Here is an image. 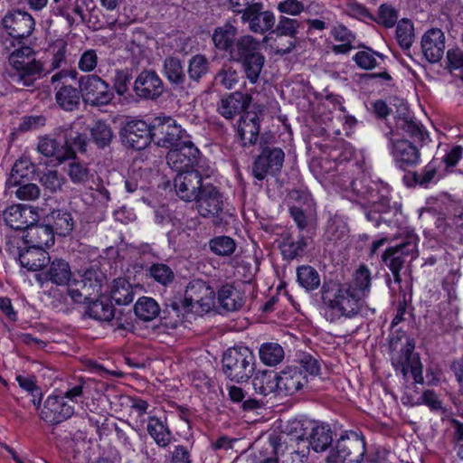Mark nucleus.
<instances>
[{
    "instance_id": "nucleus-15",
    "label": "nucleus",
    "mask_w": 463,
    "mask_h": 463,
    "mask_svg": "<svg viewBox=\"0 0 463 463\" xmlns=\"http://www.w3.org/2000/svg\"><path fill=\"white\" fill-rule=\"evenodd\" d=\"M199 150L189 140L184 141L179 146L170 147L166 155L167 165L178 173L189 171V168L196 162Z\"/></svg>"
},
{
    "instance_id": "nucleus-29",
    "label": "nucleus",
    "mask_w": 463,
    "mask_h": 463,
    "mask_svg": "<svg viewBox=\"0 0 463 463\" xmlns=\"http://www.w3.org/2000/svg\"><path fill=\"white\" fill-rule=\"evenodd\" d=\"M219 306L225 311L232 312L240 309L245 302L243 293L233 285H223L217 293Z\"/></svg>"
},
{
    "instance_id": "nucleus-16",
    "label": "nucleus",
    "mask_w": 463,
    "mask_h": 463,
    "mask_svg": "<svg viewBox=\"0 0 463 463\" xmlns=\"http://www.w3.org/2000/svg\"><path fill=\"white\" fill-rule=\"evenodd\" d=\"M2 25L10 36L24 39L32 34L35 21L29 13L17 10L7 13L2 20Z\"/></svg>"
},
{
    "instance_id": "nucleus-9",
    "label": "nucleus",
    "mask_w": 463,
    "mask_h": 463,
    "mask_svg": "<svg viewBox=\"0 0 463 463\" xmlns=\"http://www.w3.org/2000/svg\"><path fill=\"white\" fill-rule=\"evenodd\" d=\"M195 208L203 218L213 219L214 224L223 220L224 202L222 194L213 185H204L194 199Z\"/></svg>"
},
{
    "instance_id": "nucleus-59",
    "label": "nucleus",
    "mask_w": 463,
    "mask_h": 463,
    "mask_svg": "<svg viewBox=\"0 0 463 463\" xmlns=\"http://www.w3.org/2000/svg\"><path fill=\"white\" fill-rule=\"evenodd\" d=\"M414 345L408 343L402 349V355L398 358H392V363L396 370H399L402 374L406 377L408 373L411 372V363L413 359V351Z\"/></svg>"
},
{
    "instance_id": "nucleus-26",
    "label": "nucleus",
    "mask_w": 463,
    "mask_h": 463,
    "mask_svg": "<svg viewBox=\"0 0 463 463\" xmlns=\"http://www.w3.org/2000/svg\"><path fill=\"white\" fill-rule=\"evenodd\" d=\"M300 23L297 19L280 16L275 29L271 31V34L276 36H287L289 38L288 45L280 47L279 43L277 44V52L288 53L295 48V38L298 33Z\"/></svg>"
},
{
    "instance_id": "nucleus-18",
    "label": "nucleus",
    "mask_w": 463,
    "mask_h": 463,
    "mask_svg": "<svg viewBox=\"0 0 463 463\" xmlns=\"http://www.w3.org/2000/svg\"><path fill=\"white\" fill-rule=\"evenodd\" d=\"M134 91L141 99H156L164 91V83L154 71H143L134 82Z\"/></svg>"
},
{
    "instance_id": "nucleus-20",
    "label": "nucleus",
    "mask_w": 463,
    "mask_h": 463,
    "mask_svg": "<svg viewBox=\"0 0 463 463\" xmlns=\"http://www.w3.org/2000/svg\"><path fill=\"white\" fill-rule=\"evenodd\" d=\"M3 218L12 229L27 230L31 224L37 222L38 215L30 206L14 204L4 211Z\"/></svg>"
},
{
    "instance_id": "nucleus-52",
    "label": "nucleus",
    "mask_w": 463,
    "mask_h": 463,
    "mask_svg": "<svg viewBox=\"0 0 463 463\" xmlns=\"http://www.w3.org/2000/svg\"><path fill=\"white\" fill-rule=\"evenodd\" d=\"M90 134L93 142L101 148L109 146L113 138L110 127L103 121H97L90 128Z\"/></svg>"
},
{
    "instance_id": "nucleus-19",
    "label": "nucleus",
    "mask_w": 463,
    "mask_h": 463,
    "mask_svg": "<svg viewBox=\"0 0 463 463\" xmlns=\"http://www.w3.org/2000/svg\"><path fill=\"white\" fill-rule=\"evenodd\" d=\"M279 395H293L307 384V379L298 366H287L277 373Z\"/></svg>"
},
{
    "instance_id": "nucleus-42",
    "label": "nucleus",
    "mask_w": 463,
    "mask_h": 463,
    "mask_svg": "<svg viewBox=\"0 0 463 463\" xmlns=\"http://www.w3.org/2000/svg\"><path fill=\"white\" fill-rule=\"evenodd\" d=\"M260 358L261 362L269 366H275L280 364L285 356L283 347L278 343H264L260 345Z\"/></svg>"
},
{
    "instance_id": "nucleus-23",
    "label": "nucleus",
    "mask_w": 463,
    "mask_h": 463,
    "mask_svg": "<svg viewBox=\"0 0 463 463\" xmlns=\"http://www.w3.org/2000/svg\"><path fill=\"white\" fill-rule=\"evenodd\" d=\"M146 432L154 442L162 449L167 448L174 439L173 432L166 419L157 416H148L146 419Z\"/></svg>"
},
{
    "instance_id": "nucleus-51",
    "label": "nucleus",
    "mask_w": 463,
    "mask_h": 463,
    "mask_svg": "<svg viewBox=\"0 0 463 463\" xmlns=\"http://www.w3.org/2000/svg\"><path fill=\"white\" fill-rule=\"evenodd\" d=\"M441 162L434 158L420 172L413 173V180L420 186L427 187L430 183L435 182L437 178L438 169Z\"/></svg>"
},
{
    "instance_id": "nucleus-62",
    "label": "nucleus",
    "mask_w": 463,
    "mask_h": 463,
    "mask_svg": "<svg viewBox=\"0 0 463 463\" xmlns=\"http://www.w3.org/2000/svg\"><path fill=\"white\" fill-rule=\"evenodd\" d=\"M99 57L97 51L89 49L84 51L78 61V68L82 72H92L98 65Z\"/></svg>"
},
{
    "instance_id": "nucleus-61",
    "label": "nucleus",
    "mask_w": 463,
    "mask_h": 463,
    "mask_svg": "<svg viewBox=\"0 0 463 463\" xmlns=\"http://www.w3.org/2000/svg\"><path fill=\"white\" fill-rule=\"evenodd\" d=\"M396 37L399 44L404 48L409 49L411 46L413 40V27L409 21H402L398 24L396 29Z\"/></svg>"
},
{
    "instance_id": "nucleus-64",
    "label": "nucleus",
    "mask_w": 463,
    "mask_h": 463,
    "mask_svg": "<svg viewBox=\"0 0 463 463\" xmlns=\"http://www.w3.org/2000/svg\"><path fill=\"white\" fill-rule=\"evenodd\" d=\"M41 184L52 193L60 190L63 184V177L57 171H47L40 178Z\"/></svg>"
},
{
    "instance_id": "nucleus-11",
    "label": "nucleus",
    "mask_w": 463,
    "mask_h": 463,
    "mask_svg": "<svg viewBox=\"0 0 463 463\" xmlns=\"http://www.w3.org/2000/svg\"><path fill=\"white\" fill-rule=\"evenodd\" d=\"M284 158L285 154L281 148L261 144V152L252 165L254 177L263 180L267 175L277 174L283 165Z\"/></svg>"
},
{
    "instance_id": "nucleus-21",
    "label": "nucleus",
    "mask_w": 463,
    "mask_h": 463,
    "mask_svg": "<svg viewBox=\"0 0 463 463\" xmlns=\"http://www.w3.org/2000/svg\"><path fill=\"white\" fill-rule=\"evenodd\" d=\"M421 50L430 62H438L445 50V36L440 29L433 28L427 31L421 38Z\"/></svg>"
},
{
    "instance_id": "nucleus-4",
    "label": "nucleus",
    "mask_w": 463,
    "mask_h": 463,
    "mask_svg": "<svg viewBox=\"0 0 463 463\" xmlns=\"http://www.w3.org/2000/svg\"><path fill=\"white\" fill-rule=\"evenodd\" d=\"M418 257V237L413 232H408L402 241L387 248L382 254V261L392 271L396 283H401L400 271L408 260H413Z\"/></svg>"
},
{
    "instance_id": "nucleus-54",
    "label": "nucleus",
    "mask_w": 463,
    "mask_h": 463,
    "mask_svg": "<svg viewBox=\"0 0 463 463\" xmlns=\"http://www.w3.org/2000/svg\"><path fill=\"white\" fill-rule=\"evenodd\" d=\"M239 73L231 65L224 64L215 75L214 80L226 90H231L239 82Z\"/></svg>"
},
{
    "instance_id": "nucleus-35",
    "label": "nucleus",
    "mask_w": 463,
    "mask_h": 463,
    "mask_svg": "<svg viewBox=\"0 0 463 463\" xmlns=\"http://www.w3.org/2000/svg\"><path fill=\"white\" fill-rule=\"evenodd\" d=\"M325 238L333 243L347 241L349 238V229L347 223L341 216L335 215L328 219L325 231Z\"/></svg>"
},
{
    "instance_id": "nucleus-8",
    "label": "nucleus",
    "mask_w": 463,
    "mask_h": 463,
    "mask_svg": "<svg viewBox=\"0 0 463 463\" xmlns=\"http://www.w3.org/2000/svg\"><path fill=\"white\" fill-rule=\"evenodd\" d=\"M79 87L84 100L92 106L108 105L114 99L109 84L95 74L79 79Z\"/></svg>"
},
{
    "instance_id": "nucleus-60",
    "label": "nucleus",
    "mask_w": 463,
    "mask_h": 463,
    "mask_svg": "<svg viewBox=\"0 0 463 463\" xmlns=\"http://www.w3.org/2000/svg\"><path fill=\"white\" fill-rule=\"evenodd\" d=\"M68 175L74 184H85L90 179V170L86 164L74 161L69 164Z\"/></svg>"
},
{
    "instance_id": "nucleus-58",
    "label": "nucleus",
    "mask_w": 463,
    "mask_h": 463,
    "mask_svg": "<svg viewBox=\"0 0 463 463\" xmlns=\"http://www.w3.org/2000/svg\"><path fill=\"white\" fill-rule=\"evenodd\" d=\"M210 249L217 255L229 256L235 250L234 241L228 236H219L212 239L209 242Z\"/></svg>"
},
{
    "instance_id": "nucleus-27",
    "label": "nucleus",
    "mask_w": 463,
    "mask_h": 463,
    "mask_svg": "<svg viewBox=\"0 0 463 463\" xmlns=\"http://www.w3.org/2000/svg\"><path fill=\"white\" fill-rule=\"evenodd\" d=\"M260 132V117L255 112H246L241 118L238 134L244 146L255 144Z\"/></svg>"
},
{
    "instance_id": "nucleus-46",
    "label": "nucleus",
    "mask_w": 463,
    "mask_h": 463,
    "mask_svg": "<svg viewBox=\"0 0 463 463\" xmlns=\"http://www.w3.org/2000/svg\"><path fill=\"white\" fill-rule=\"evenodd\" d=\"M244 70L246 78L250 83H256L263 69L265 58L260 52L240 61Z\"/></svg>"
},
{
    "instance_id": "nucleus-1",
    "label": "nucleus",
    "mask_w": 463,
    "mask_h": 463,
    "mask_svg": "<svg viewBox=\"0 0 463 463\" xmlns=\"http://www.w3.org/2000/svg\"><path fill=\"white\" fill-rule=\"evenodd\" d=\"M321 298L325 307V316L330 322L357 315L362 305V298L352 290L348 283L335 281L324 282Z\"/></svg>"
},
{
    "instance_id": "nucleus-41",
    "label": "nucleus",
    "mask_w": 463,
    "mask_h": 463,
    "mask_svg": "<svg viewBox=\"0 0 463 463\" xmlns=\"http://www.w3.org/2000/svg\"><path fill=\"white\" fill-rule=\"evenodd\" d=\"M87 315L99 321H110L114 317V307L108 298H102L90 302Z\"/></svg>"
},
{
    "instance_id": "nucleus-43",
    "label": "nucleus",
    "mask_w": 463,
    "mask_h": 463,
    "mask_svg": "<svg viewBox=\"0 0 463 463\" xmlns=\"http://www.w3.org/2000/svg\"><path fill=\"white\" fill-rule=\"evenodd\" d=\"M110 298L118 305H128L134 298L131 285L124 279L114 280Z\"/></svg>"
},
{
    "instance_id": "nucleus-55",
    "label": "nucleus",
    "mask_w": 463,
    "mask_h": 463,
    "mask_svg": "<svg viewBox=\"0 0 463 463\" xmlns=\"http://www.w3.org/2000/svg\"><path fill=\"white\" fill-rule=\"evenodd\" d=\"M51 217L53 220V230L55 229L58 234L64 236L72 231L73 219L70 213L61 210L53 211Z\"/></svg>"
},
{
    "instance_id": "nucleus-38",
    "label": "nucleus",
    "mask_w": 463,
    "mask_h": 463,
    "mask_svg": "<svg viewBox=\"0 0 463 463\" xmlns=\"http://www.w3.org/2000/svg\"><path fill=\"white\" fill-rule=\"evenodd\" d=\"M372 275L371 271L365 265H360L354 272L352 281L347 282L352 290L364 299L370 292Z\"/></svg>"
},
{
    "instance_id": "nucleus-12",
    "label": "nucleus",
    "mask_w": 463,
    "mask_h": 463,
    "mask_svg": "<svg viewBox=\"0 0 463 463\" xmlns=\"http://www.w3.org/2000/svg\"><path fill=\"white\" fill-rule=\"evenodd\" d=\"M123 143L136 150L146 148L154 138L153 127L151 128L146 121L141 119H133L128 121L122 129L121 133Z\"/></svg>"
},
{
    "instance_id": "nucleus-3",
    "label": "nucleus",
    "mask_w": 463,
    "mask_h": 463,
    "mask_svg": "<svg viewBox=\"0 0 463 463\" xmlns=\"http://www.w3.org/2000/svg\"><path fill=\"white\" fill-rule=\"evenodd\" d=\"M255 363V355L249 347H232L222 357L223 373L231 381L244 383L253 375Z\"/></svg>"
},
{
    "instance_id": "nucleus-17",
    "label": "nucleus",
    "mask_w": 463,
    "mask_h": 463,
    "mask_svg": "<svg viewBox=\"0 0 463 463\" xmlns=\"http://www.w3.org/2000/svg\"><path fill=\"white\" fill-rule=\"evenodd\" d=\"M174 186L177 196L185 202L194 201L199 191L203 188L202 176L196 170L178 173L175 177Z\"/></svg>"
},
{
    "instance_id": "nucleus-48",
    "label": "nucleus",
    "mask_w": 463,
    "mask_h": 463,
    "mask_svg": "<svg viewBox=\"0 0 463 463\" xmlns=\"http://www.w3.org/2000/svg\"><path fill=\"white\" fill-rule=\"evenodd\" d=\"M67 47L68 44L63 39H57L49 46V52L52 55V59L50 64L51 69L47 71L48 73L66 65Z\"/></svg>"
},
{
    "instance_id": "nucleus-44",
    "label": "nucleus",
    "mask_w": 463,
    "mask_h": 463,
    "mask_svg": "<svg viewBox=\"0 0 463 463\" xmlns=\"http://www.w3.org/2000/svg\"><path fill=\"white\" fill-rule=\"evenodd\" d=\"M135 314L144 321H151L156 318L160 312L158 304L151 298H140L134 307Z\"/></svg>"
},
{
    "instance_id": "nucleus-37",
    "label": "nucleus",
    "mask_w": 463,
    "mask_h": 463,
    "mask_svg": "<svg viewBox=\"0 0 463 463\" xmlns=\"http://www.w3.org/2000/svg\"><path fill=\"white\" fill-rule=\"evenodd\" d=\"M332 431L328 426L316 424L312 427L308 437L309 446L316 452H323L331 445Z\"/></svg>"
},
{
    "instance_id": "nucleus-30",
    "label": "nucleus",
    "mask_w": 463,
    "mask_h": 463,
    "mask_svg": "<svg viewBox=\"0 0 463 463\" xmlns=\"http://www.w3.org/2000/svg\"><path fill=\"white\" fill-rule=\"evenodd\" d=\"M37 148L42 155L53 157L60 163L71 158L70 148L65 147L63 142L51 137H41Z\"/></svg>"
},
{
    "instance_id": "nucleus-7",
    "label": "nucleus",
    "mask_w": 463,
    "mask_h": 463,
    "mask_svg": "<svg viewBox=\"0 0 463 463\" xmlns=\"http://www.w3.org/2000/svg\"><path fill=\"white\" fill-rule=\"evenodd\" d=\"M214 290L207 282L194 279L188 283L181 305L186 311L209 312L214 307Z\"/></svg>"
},
{
    "instance_id": "nucleus-56",
    "label": "nucleus",
    "mask_w": 463,
    "mask_h": 463,
    "mask_svg": "<svg viewBox=\"0 0 463 463\" xmlns=\"http://www.w3.org/2000/svg\"><path fill=\"white\" fill-rule=\"evenodd\" d=\"M147 272L155 281L164 286L171 283L175 278L171 268L164 263H155L151 265L147 269Z\"/></svg>"
},
{
    "instance_id": "nucleus-50",
    "label": "nucleus",
    "mask_w": 463,
    "mask_h": 463,
    "mask_svg": "<svg viewBox=\"0 0 463 463\" xmlns=\"http://www.w3.org/2000/svg\"><path fill=\"white\" fill-rule=\"evenodd\" d=\"M210 62L203 54L193 56L188 62L187 73L191 80L199 82L209 71Z\"/></svg>"
},
{
    "instance_id": "nucleus-5",
    "label": "nucleus",
    "mask_w": 463,
    "mask_h": 463,
    "mask_svg": "<svg viewBox=\"0 0 463 463\" xmlns=\"http://www.w3.org/2000/svg\"><path fill=\"white\" fill-rule=\"evenodd\" d=\"M67 284L68 295L74 303L80 304L89 301L92 298L99 296L102 291V279L93 269L77 275Z\"/></svg>"
},
{
    "instance_id": "nucleus-24",
    "label": "nucleus",
    "mask_w": 463,
    "mask_h": 463,
    "mask_svg": "<svg viewBox=\"0 0 463 463\" xmlns=\"http://www.w3.org/2000/svg\"><path fill=\"white\" fill-rule=\"evenodd\" d=\"M391 144L392 155L400 167L412 166L419 162V150L411 142L404 139L394 142L391 139Z\"/></svg>"
},
{
    "instance_id": "nucleus-47",
    "label": "nucleus",
    "mask_w": 463,
    "mask_h": 463,
    "mask_svg": "<svg viewBox=\"0 0 463 463\" xmlns=\"http://www.w3.org/2000/svg\"><path fill=\"white\" fill-rule=\"evenodd\" d=\"M377 58L383 60L385 56L373 49L366 47L357 52L353 57V61L362 70L369 71L379 65Z\"/></svg>"
},
{
    "instance_id": "nucleus-36",
    "label": "nucleus",
    "mask_w": 463,
    "mask_h": 463,
    "mask_svg": "<svg viewBox=\"0 0 463 463\" xmlns=\"http://www.w3.org/2000/svg\"><path fill=\"white\" fill-rule=\"evenodd\" d=\"M236 35L237 28L231 24H225L214 29L212 40L217 49L230 52L236 41Z\"/></svg>"
},
{
    "instance_id": "nucleus-63",
    "label": "nucleus",
    "mask_w": 463,
    "mask_h": 463,
    "mask_svg": "<svg viewBox=\"0 0 463 463\" xmlns=\"http://www.w3.org/2000/svg\"><path fill=\"white\" fill-rule=\"evenodd\" d=\"M397 20L398 12L392 6L383 4L379 7L378 18L376 20L378 24H383L386 28H392Z\"/></svg>"
},
{
    "instance_id": "nucleus-14",
    "label": "nucleus",
    "mask_w": 463,
    "mask_h": 463,
    "mask_svg": "<svg viewBox=\"0 0 463 463\" xmlns=\"http://www.w3.org/2000/svg\"><path fill=\"white\" fill-rule=\"evenodd\" d=\"M241 20L250 32L264 34L273 28L276 18L271 11H262V4L253 3L241 14Z\"/></svg>"
},
{
    "instance_id": "nucleus-2",
    "label": "nucleus",
    "mask_w": 463,
    "mask_h": 463,
    "mask_svg": "<svg viewBox=\"0 0 463 463\" xmlns=\"http://www.w3.org/2000/svg\"><path fill=\"white\" fill-rule=\"evenodd\" d=\"M8 62L15 71L13 80L24 87H33L43 72V64L36 60L34 50L27 45L14 49L8 56Z\"/></svg>"
},
{
    "instance_id": "nucleus-53",
    "label": "nucleus",
    "mask_w": 463,
    "mask_h": 463,
    "mask_svg": "<svg viewBox=\"0 0 463 463\" xmlns=\"http://www.w3.org/2000/svg\"><path fill=\"white\" fill-rule=\"evenodd\" d=\"M63 144L65 147L70 148L71 152H72L71 158H74L77 150L80 152L86 151L87 137L71 128L65 133Z\"/></svg>"
},
{
    "instance_id": "nucleus-22",
    "label": "nucleus",
    "mask_w": 463,
    "mask_h": 463,
    "mask_svg": "<svg viewBox=\"0 0 463 463\" xmlns=\"http://www.w3.org/2000/svg\"><path fill=\"white\" fill-rule=\"evenodd\" d=\"M250 101V95L236 91L222 97L217 105V110L223 118L232 119L245 110Z\"/></svg>"
},
{
    "instance_id": "nucleus-25",
    "label": "nucleus",
    "mask_w": 463,
    "mask_h": 463,
    "mask_svg": "<svg viewBox=\"0 0 463 463\" xmlns=\"http://www.w3.org/2000/svg\"><path fill=\"white\" fill-rule=\"evenodd\" d=\"M26 244L44 249L54 243L53 227L49 224H31L24 236Z\"/></svg>"
},
{
    "instance_id": "nucleus-28",
    "label": "nucleus",
    "mask_w": 463,
    "mask_h": 463,
    "mask_svg": "<svg viewBox=\"0 0 463 463\" xmlns=\"http://www.w3.org/2000/svg\"><path fill=\"white\" fill-rule=\"evenodd\" d=\"M19 261L29 271H37L50 262V256L44 249L28 245L27 249L20 252Z\"/></svg>"
},
{
    "instance_id": "nucleus-57",
    "label": "nucleus",
    "mask_w": 463,
    "mask_h": 463,
    "mask_svg": "<svg viewBox=\"0 0 463 463\" xmlns=\"http://www.w3.org/2000/svg\"><path fill=\"white\" fill-rule=\"evenodd\" d=\"M396 127L397 128L403 130L412 138L418 140H423L424 138L422 126L409 116L399 118L396 122Z\"/></svg>"
},
{
    "instance_id": "nucleus-39",
    "label": "nucleus",
    "mask_w": 463,
    "mask_h": 463,
    "mask_svg": "<svg viewBox=\"0 0 463 463\" xmlns=\"http://www.w3.org/2000/svg\"><path fill=\"white\" fill-rule=\"evenodd\" d=\"M55 99L62 109L72 111L80 105V92L71 85H63L56 91Z\"/></svg>"
},
{
    "instance_id": "nucleus-33",
    "label": "nucleus",
    "mask_w": 463,
    "mask_h": 463,
    "mask_svg": "<svg viewBox=\"0 0 463 463\" xmlns=\"http://www.w3.org/2000/svg\"><path fill=\"white\" fill-rule=\"evenodd\" d=\"M254 391L260 395L268 396L271 393L279 394V383L277 373L272 371H260L252 380Z\"/></svg>"
},
{
    "instance_id": "nucleus-6",
    "label": "nucleus",
    "mask_w": 463,
    "mask_h": 463,
    "mask_svg": "<svg viewBox=\"0 0 463 463\" xmlns=\"http://www.w3.org/2000/svg\"><path fill=\"white\" fill-rule=\"evenodd\" d=\"M365 453V443L358 434L341 436L329 456L327 463H361Z\"/></svg>"
},
{
    "instance_id": "nucleus-13",
    "label": "nucleus",
    "mask_w": 463,
    "mask_h": 463,
    "mask_svg": "<svg viewBox=\"0 0 463 463\" xmlns=\"http://www.w3.org/2000/svg\"><path fill=\"white\" fill-rule=\"evenodd\" d=\"M74 413V407L66 402L65 397L50 395L40 411V418L46 423L57 425Z\"/></svg>"
},
{
    "instance_id": "nucleus-31",
    "label": "nucleus",
    "mask_w": 463,
    "mask_h": 463,
    "mask_svg": "<svg viewBox=\"0 0 463 463\" xmlns=\"http://www.w3.org/2000/svg\"><path fill=\"white\" fill-rule=\"evenodd\" d=\"M260 43L250 35H243L238 38L230 51V59L241 61L244 59L260 53Z\"/></svg>"
},
{
    "instance_id": "nucleus-10",
    "label": "nucleus",
    "mask_w": 463,
    "mask_h": 463,
    "mask_svg": "<svg viewBox=\"0 0 463 463\" xmlns=\"http://www.w3.org/2000/svg\"><path fill=\"white\" fill-rule=\"evenodd\" d=\"M153 130L156 145L161 147L170 148L187 141L186 131L171 117L156 118Z\"/></svg>"
},
{
    "instance_id": "nucleus-34",
    "label": "nucleus",
    "mask_w": 463,
    "mask_h": 463,
    "mask_svg": "<svg viewBox=\"0 0 463 463\" xmlns=\"http://www.w3.org/2000/svg\"><path fill=\"white\" fill-rule=\"evenodd\" d=\"M162 73L174 86H182L185 80L183 61L175 56H168L163 61Z\"/></svg>"
},
{
    "instance_id": "nucleus-32",
    "label": "nucleus",
    "mask_w": 463,
    "mask_h": 463,
    "mask_svg": "<svg viewBox=\"0 0 463 463\" xmlns=\"http://www.w3.org/2000/svg\"><path fill=\"white\" fill-rule=\"evenodd\" d=\"M44 279L56 285L67 284L71 277L69 263L61 259L53 260L43 273Z\"/></svg>"
},
{
    "instance_id": "nucleus-49",
    "label": "nucleus",
    "mask_w": 463,
    "mask_h": 463,
    "mask_svg": "<svg viewBox=\"0 0 463 463\" xmlns=\"http://www.w3.org/2000/svg\"><path fill=\"white\" fill-rule=\"evenodd\" d=\"M298 282L306 290L311 291L320 286L318 272L310 266H301L297 270Z\"/></svg>"
},
{
    "instance_id": "nucleus-40",
    "label": "nucleus",
    "mask_w": 463,
    "mask_h": 463,
    "mask_svg": "<svg viewBox=\"0 0 463 463\" xmlns=\"http://www.w3.org/2000/svg\"><path fill=\"white\" fill-rule=\"evenodd\" d=\"M34 173V165L29 158L21 157L18 159L10 173L6 181L8 186L20 185L24 179H28Z\"/></svg>"
},
{
    "instance_id": "nucleus-45",
    "label": "nucleus",
    "mask_w": 463,
    "mask_h": 463,
    "mask_svg": "<svg viewBox=\"0 0 463 463\" xmlns=\"http://www.w3.org/2000/svg\"><path fill=\"white\" fill-rule=\"evenodd\" d=\"M306 246L307 242L304 237L299 238L298 241H294L288 232H284L282 234V241L279 247L286 259L292 260L296 258L303 252Z\"/></svg>"
}]
</instances>
